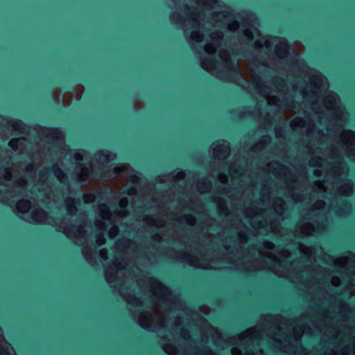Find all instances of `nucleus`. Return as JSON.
Wrapping results in <instances>:
<instances>
[{"label": "nucleus", "instance_id": "obj_1", "mask_svg": "<svg viewBox=\"0 0 355 355\" xmlns=\"http://www.w3.org/2000/svg\"><path fill=\"white\" fill-rule=\"evenodd\" d=\"M115 154L110 153V155L104 153L103 150H100L95 154V161L98 162V165H93L92 168L94 171L95 177L101 178L103 175L107 178H111L113 175H117L120 171L125 170L124 167L119 168L114 167L112 169H107L108 164L111 161L115 159Z\"/></svg>", "mask_w": 355, "mask_h": 355}, {"label": "nucleus", "instance_id": "obj_2", "mask_svg": "<svg viewBox=\"0 0 355 355\" xmlns=\"http://www.w3.org/2000/svg\"><path fill=\"white\" fill-rule=\"evenodd\" d=\"M220 58L224 61L225 67L229 71L231 77H241V72L236 62L231 59L230 55L227 53H222Z\"/></svg>", "mask_w": 355, "mask_h": 355}, {"label": "nucleus", "instance_id": "obj_3", "mask_svg": "<svg viewBox=\"0 0 355 355\" xmlns=\"http://www.w3.org/2000/svg\"><path fill=\"white\" fill-rule=\"evenodd\" d=\"M59 133L58 128H52L46 130L44 135L48 138L54 139L57 144H62L64 142V137L57 135Z\"/></svg>", "mask_w": 355, "mask_h": 355}, {"label": "nucleus", "instance_id": "obj_4", "mask_svg": "<svg viewBox=\"0 0 355 355\" xmlns=\"http://www.w3.org/2000/svg\"><path fill=\"white\" fill-rule=\"evenodd\" d=\"M291 48L290 44L287 41L284 40L281 42L279 46L276 47V53L283 57H285L289 54L288 49Z\"/></svg>", "mask_w": 355, "mask_h": 355}, {"label": "nucleus", "instance_id": "obj_5", "mask_svg": "<svg viewBox=\"0 0 355 355\" xmlns=\"http://www.w3.org/2000/svg\"><path fill=\"white\" fill-rule=\"evenodd\" d=\"M67 202L69 204V206L68 207V210L71 214H73L75 211H77V209L76 206L73 205L74 202H76L78 205L80 204V199L78 198L76 201L72 198H69L67 199Z\"/></svg>", "mask_w": 355, "mask_h": 355}, {"label": "nucleus", "instance_id": "obj_6", "mask_svg": "<svg viewBox=\"0 0 355 355\" xmlns=\"http://www.w3.org/2000/svg\"><path fill=\"white\" fill-rule=\"evenodd\" d=\"M243 34L248 43H252L254 42V37L250 28H245L243 31Z\"/></svg>", "mask_w": 355, "mask_h": 355}, {"label": "nucleus", "instance_id": "obj_7", "mask_svg": "<svg viewBox=\"0 0 355 355\" xmlns=\"http://www.w3.org/2000/svg\"><path fill=\"white\" fill-rule=\"evenodd\" d=\"M282 104L287 107L293 108L295 107V102L292 97H286L282 101Z\"/></svg>", "mask_w": 355, "mask_h": 355}, {"label": "nucleus", "instance_id": "obj_8", "mask_svg": "<svg viewBox=\"0 0 355 355\" xmlns=\"http://www.w3.org/2000/svg\"><path fill=\"white\" fill-rule=\"evenodd\" d=\"M54 174L55 177L60 181L64 178H67L66 174L58 167L55 168Z\"/></svg>", "mask_w": 355, "mask_h": 355}, {"label": "nucleus", "instance_id": "obj_9", "mask_svg": "<svg viewBox=\"0 0 355 355\" xmlns=\"http://www.w3.org/2000/svg\"><path fill=\"white\" fill-rule=\"evenodd\" d=\"M237 54L241 55L243 58H248L251 54L252 51L246 46L243 47Z\"/></svg>", "mask_w": 355, "mask_h": 355}, {"label": "nucleus", "instance_id": "obj_10", "mask_svg": "<svg viewBox=\"0 0 355 355\" xmlns=\"http://www.w3.org/2000/svg\"><path fill=\"white\" fill-rule=\"evenodd\" d=\"M11 125L15 130L22 132L23 130V124L21 121L14 122L12 121H10Z\"/></svg>", "mask_w": 355, "mask_h": 355}, {"label": "nucleus", "instance_id": "obj_11", "mask_svg": "<svg viewBox=\"0 0 355 355\" xmlns=\"http://www.w3.org/2000/svg\"><path fill=\"white\" fill-rule=\"evenodd\" d=\"M8 146L10 147L12 149H13L14 150H16L17 149V146H18V139H11L9 141H8Z\"/></svg>", "mask_w": 355, "mask_h": 355}, {"label": "nucleus", "instance_id": "obj_12", "mask_svg": "<svg viewBox=\"0 0 355 355\" xmlns=\"http://www.w3.org/2000/svg\"><path fill=\"white\" fill-rule=\"evenodd\" d=\"M223 37V33L220 31H214L211 35H210V37L212 39V40H215V39H221Z\"/></svg>", "mask_w": 355, "mask_h": 355}, {"label": "nucleus", "instance_id": "obj_13", "mask_svg": "<svg viewBox=\"0 0 355 355\" xmlns=\"http://www.w3.org/2000/svg\"><path fill=\"white\" fill-rule=\"evenodd\" d=\"M275 81L277 82V86L279 87H286V80L281 77H277L275 78Z\"/></svg>", "mask_w": 355, "mask_h": 355}, {"label": "nucleus", "instance_id": "obj_14", "mask_svg": "<svg viewBox=\"0 0 355 355\" xmlns=\"http://www.w3.org/2000/svg\"><path fill=\"white\" fill-rule=\"evenodd\" d=\"M3 172L5 173L3 178L6 180H10L12 177L10 170L9 168H4Z\"/></svg>", "mask_w": 355, "mask_h": 355}, {"label": "nucleus", "instance_id": "obj_15", "mask_svg": "<svg viewBox=\"0 0 355 355\" xmlns=\"http://www.w3.org/2000/svg\"><path fill=\"white\" fill-rule=\"evenodd\" d=\"M83 198L85 200H89L91 202L94 200L95 196L93 193H84Z\"/></svg>", "mask_w": 355, "mask_h": 355}, {"label": "nucleus", "instance_id": "obj_16", "mask_svg": "<svg viewBox=\"0 0 355 355\" xmlns=\"http://www.w3.org/2000/svg\"><path fill=\"white\" fill-rule=\"evenodd\" d=\"M46 96L47 98L50 101L51 103L55 102V98L53 97L52 91H49L48 92H46Z\"/></svg>", "mask_w": 355, "mask_h": 355}, {"label": "nucleus", "instance_id": "obj_17", "mask_svg": "<svg viewBox=\"0 0 355 355\" xmlns=\"http://www.w3.org/2000/svg\"><path fill=\"white\" fill-rule=\"evenodd\" d=\"M39 214H42L43 215L46 214V213L44 211V210L40 209L37 212H35V213L33 214V218L34 219L36 218L38 216Z\"/></svg>", "mask_w": 355, "mask_h": 355}, {"label": "nucleus", "instance_id": "obj_18", "mask_svg": "<svg viewBox=\"0 0 355 355\" xmlns=\"http://www.w3.org/2000/svg\"><path fill=\"white\" fill-rule=\"evenodd\" d=\"M74 159L77 161H83V157L80 153H76V155L74 156Z\"/></svg>", "mask_w": 355, "mask_h": 355}, {"label": "nucleus", "instance_id": "obj_19", "mask_svg": "<svg viewBox=\"0 0 355 355\" xmlns=\"http://www.w3.org/2000/svg\"><path fill=\"white\" fill-rule=\"evenodd\" d=\"M192 38L194 39L196 37H198L200 39H202V35L200 34V33L197 32V33H193V35H192Z\"/></svg>", "mask_w": 355, "mask_h": 355}, {"label": "nucleus", "instance_id": "obj_20", "mask_svg": "<svg viewBox=\"0 0 355 355\" xmlns=\"http://www.w3.org/2000/svg\"><path fill=\"white\" fill-rule=\"evenodd\" d=\"M177 176L180 178H184L185 177V173L183 171H179L177 173Z\"/></svg>", "mask_w": 355, "mask_h": 355}, {"label": "nucleus", "instance_id": "obj_21", "mask_svg": "<svg viewBox=\"0 0 355 355\" xmlns=\"http://www.w3.org/2000/svg\"><path fill=\"white\" fill-rule=\"evenodd\" d=\"M313 174L315 177H320L322 175V172L321 171L315 170L314 171Z\"/></svg>", "mask_w": 355, "mask_h": 355}, {"label": "nucleus", "instance_id": "obj_22", "mask_svg": "<svg viewBox=\"0 0 355 355\" xmlns=\"http://www.w3.org/2000/svg\"><path fill=\"white\" fill-rule=\"evenodd\" d=\"M185 8H186L188 11H190V9H191V8H192V9H193V10L198 11L197 8H195V7H191V6H188V5H186V6H185Z\"/></svg>", "mask_w": 355, "mask_h": 355}, {"label": "nucleus", "instance_id": "obj_23", "mask_svg": "<svg viewBox=\"0 0 355 355\" xmlns=\"http://www.w3.org/2000/svg\"><path fill=\"white\" fill-rule=\"evenodd\" d=\"M26 171H28V172H33V173H35V169H34V168H33V166H31L28 167V168H26Z\"/></svg>", "mask_w": 355, "mask_h": 355}, {"label": "nucleus", "instance_id": "obj_24", "mask_svg": "<svg viewBox=\"0 0 355 355\" xmlns=\"http://www.w3.org/2000/svg\"><path fill=\"white\" fill-rule=\"evenodd\" d=\"M254 62H257V63H258V64H262V65H263V66H266V64H263V63H260V62H259V61L257 59H254Z\"/></svg>", "mask_w": 355, "mask_h": 355}, {"label": "nucleus", "instance_id": "obj_25", "mask_svg": "<svg viewBox=\"0 0 355 355\" xmlns=\"http://www.w3.org/2000/svg\"><path fill=\"white\" fill-rule=\"evenodd\" d=\"M110 268L112 270H115L116 268V264L114 263L111 267Z\"/></svg>", "mask_w": 355, "mask_h": 355}, {"label": "nucleus", "instance_id": "obj_26", "mask_svg": "<svg viewBox=\"0 0 355 355\" xmlns=\"http://www.w3.org/2000/svg\"><path fill=\"white\" fill-rule=\"evenodd\" d=\"M83 175H82V174H79L78 175V179L80 180H83Z\"/></svg>", "mask_w": 355, "mask_h": 355}, {"label": "nucleus", "instance_id": "obj_27", "mask_svg": "<svg viewBox=\"0 0 355 355\" xmlns=\"http://www.w3.org/2000/svg\"><path fill=\"white\" fill-rule=\"evenodd\" d=\"M248 16H249V17H254V14L253 12H249Z\"/></svg>", "mask_w": 355, "mask_h": 355}, {"label": "nucleus", "instance_id": "obj_28", "mask_svg": "<svg viewBox=\"0 0 355 355\" xmlns=\"http://www.w3.org/2000/svg\"><path fill=\"white\" fill-rule=\"evenodd\" d=\"M28 202L26 201V202L23 204V207H28Z\"/></svg>", "mask_w": 355, "mask_h": 355}, {"label": "nucleus", "instance_id": "obj_29", "mask_svg": "<svg viewBox=\"0 0 355 355\" xmlns=\"http://www.w3.org/2000/svg\"><path fill=\"white\" fill-rule=\"evenodd\" d=\"M4 353V349L2 347H0V354H3Z\"/></svg>", "mask_w": 355, "mask_h": 355}, {"label": "nucleus", "instance_id": "obj_30", "mask_svg": "<svg viewBox=\"0 0 355 355\" xmlns=\"http://www.w3.org/2000/svg\"><path fill=\"white\" fill-rule=\"evenodd\" d=\"M190 218H191V217H190V216H184L183 217V218H184V219H185V220H188Z\"/></svg>", "mask_w": 355, "mask_h": 355}, {"label": "nucleus", "instance_id": "obj_31", "mask_svg": "<svg viewBox=\"0 0 355 355\" xmlns=\"http://www.w3.org/2000/svg\"><path fill=\"white\" fill-rule=\"evenodd\" d=\"M221 193H226L227 192V189L225 188H222V190L220 191Z\"/></svg>", "mask_w": 355, "mask_h": 355}, {"label": "nucleus", "instance_id": "obj_32", "mask_svg": "<svg viewBox=\"0 0 355 355\" xmlns=\"http://www.w3.org/2000/svg\"><path fill=\"white\" fill-rule=\"evenodd\" d=\"M268 259L270 261H274V259L271 257H268Z\"/></svg>", "mask_w": 355, "mask_h": 355}, {"label": "nucleus", "instance_id": "obj_33", "mask_svg": "<svg viewBox=\"0 0 355 355\" xmlns=\"http://www.w3.org/2000/svg\"><path fill=\"white\" fill-rule=\"evenodd\" d=\"M103 254H104V251H103V250L101 251L100 255H101L102 257H103Z\"/></svg>", "mask_w": 355, "mask_h": 355}, {"label": "nucleus", "instance_id": "obj_34", "mask_svg": "<svg viewBox=\"0 0 355 355\" xmlns=\"http://www.w3.org/2000/svg\"><path fill=\"white\" fill-rule=\"evenodd\" d=\"M209 62L210 64H212V63H214V60H209Z\"/></svg>", "mask_w": 355, "mask_h": 355}, {"label": "nucleus", "instance_id": "obj_35", "mask_svg": "<svg viewBox=\"0 0 355 355\" xmlns=\"http://www.w3.org/2000/svg\"><path fill=\"white\" fill-rule=\"evenodd\" d=\"M207 184H208V185H209V186H211V182H210V181H209V180H207Z\"/></svg>", "mask_w": 355, "mask_h": 355}, {"label": "nucleus", "instance_id": "obj_36", "mask_svg": "<svg viewBox=\"0 0 355 355\" xmlns=\"http://www.w3.org/2000/svg\"><path fill=\"white\" fill-rule=\"evenodd\" d=\"M69 80H69H62V82L67 83V82H68Z\"/></svg>", "mask_w": 355, "mask_h": 355}, {"label": "nucleus", "instance_id": "obj_37", "mask_svg": "<svg viewBox=\"0 0 355 355\" xmlns=\"http://www.w3.org/2000/svg\"><path fill=\"white\" fill-rule=\"evenodd\" d=\"M235 24H236V26H238V24H238V21H235Z\"/></svg>", "mask_w": 355, "mask_h": 355}, {"label": "nucleus", "instance_id": "obj_38", "mask_svg": "<svg viewBox=\"0 0 355 355\" xmlns=\"http://www.w3.org/2000/svg\"><path fill=\"white\" fill-rule=\"evenodd\" d=\"M264 88H265V89H263V91H266V89H268V87H265Z\"/></svg>", "mask_w": 355, "mask_h": 355}, {"label": "nucleus", "instance_id": "obj_39", "mask_svg": "<svg viewBox=\"0 0 355 355\" xmlns=\"http://www.w3.org/2000/svg\"><path fill=\"white\" fill-rule=\"evenodd\" d=\"M264 88H265V89H263V91H266V89H268V87H265Z\"/></svg>", "mask_w": 355, "mask_h": 355}]
</instances>
